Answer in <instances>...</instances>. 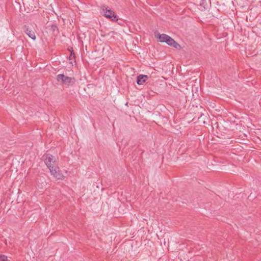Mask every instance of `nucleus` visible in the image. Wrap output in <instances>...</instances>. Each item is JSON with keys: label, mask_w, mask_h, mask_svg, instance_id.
Segmentation results:
<instances>
[{"label": "nucleus", "mask_w": 261, "mask_h": 261, "mask_svg": "<svg viewBox=\"0 0 261 261\" xmlns=\"http://www.w3.org/2000/svg\"><path fill=\"white\" fill-rule=\"evenodd\" d=\"M57 80L58 82H62L67 86L73 85L75 82L74 78L67 76L63 74H58L57 76Z\"/></svg>", "instance_id": "obj_1"}, {"label": "nucleus", "mask_w": 261, "mask_h": 261, "mask_svg": "<svg viewBox=\"0 0 261 261\" xmlns=\"http://www.w3.org/2000/svg\"><path fill=\"white\" fill-rule=\"evenodd\" d=\"M50 173L56 179L58 180H63L64 179V175L61 172L58 166L52 167L49 170Z\"/></svg>", "instance_id": "obj_2"}, {"label": "nucleus", "mask_w": 261, "mask_h": 261, "mask_svg": "<svg viewBox=\"0 0 261 261\" xmlns=\"http://www.w3.org/2000/svg\"><path fill=\"white\" fill-rule=\"evenodd\" d=\"M102 11L103 15L106 17L111 19L112 21H116L118 20L117 16L115 15V13L111 9H108V7H103L102 8Z\"/></svg>", "instance_id": "obj_3"}, {"label": "nucleus", "mask_w": 261, "mask_h": 261, "mask_svg": "<svg viewBox=\"0 0 261 261\" xmlns=\"http://www.w3.org/2000/svg\"><path fill=\"white\" fill-rule=\"evenodd\" d=\"M44 162L49 170L51 169L52 167L58 166L55 157L52 155H47L45 159Z\"/></svg>", "instance_id": "obj_4"}, {"label": "nucleus", "mask_w": 261, "mask_h": 261, "mask_svg": "<svg viewBox=\"0 0 261 261\" xmlns=\"http://www.w3.org/2000/svg\"><path fill=\"white\" fill-rule=\"evenodd\" d=\"M23 30L24 32L32 39L33 40H36V35L34 32L33 31L32 29L29 25H24L23 27Z\"/></svg>", "instance_id": "obj_5"}, {"label": "nucleus", "mask_w": 261, "mask_h": 261, "mask_svg": "<svg viewBox=\"0 0 261 261\" xmlns=\"http://www.w3.org/2000/svg\"><path fill=\"white\" fill-rule=\"evenodd\" d=\"M148 79L147 75L140 74L137 76V83L139 85H143Z\"/></svg>", "instance_id": "obj_6"}, {"label": "nucleus", "mask_w": 261, "mask_h": 261, "mask_svg": "<svg viewBox=\"0 0 261 261\" xmlns=\"http://www.w3.org/2000/svg\"><path fill=\"white\" fill-rule=\"evenodd\" d=\"M165 43H166L168 45L171 46H173L176 48L180 46V45L169 36H168Z\"/></svg>", "instance_id": "obj_7"}, {"label": "nucleus", "mask_w": 261, "mask_h": 261, "mask_svg": "<svg viewBox=\"0 0 261 261\" xmlns=\"http://www.w3.org/2000/svg\"><path fill=\"white\" fill-rule=\"evenodd\" d=\"M165 43H166L168 45L171 46H173L176 48L180 46V45L169 36H168Z\"/></svg>", "instance_id": "obj_8"}, {"label": "nucleus", "mask_w": 261, "mask_h": 261, "mask_svg": "<svg viewBox=\"0 0 261 261\" xmlns=\"http://www.w3.org/2000/svg\"><path fill=\"white\" fill-rule=\"evenodd\" d=\"M168 36V35L165 34H159L158 40L161 42H166Z\"/></svg>", "instance_id": "obj_9"}, {"label": "nucleus", "mask_w": 261, "mask_h": 261, "mask_svg": "<svg viewBox=\"0 0 261 261\" xmlns=\"http://www.w3.org/2000/svg\"><path fill=\"white\" fill-rule=\"evenodd\" d=\"M0 261H9L7 257L4 255H0Z\"/></svg>", "instance_id": "obj_10"}, {"label": "nucleus", "mask_w": 261, "mask_h": 261, "mask_svg": "<svg viewBox=\"0 0 261 261\" xmlns=\"http://www.w3.org/2000/svg\"><path fill=\"white\" fill-rule=\"evenodd\" d=\"M69 60H71L74 59V54L73 51L71 53L70 56L69 57Z\"/></svg>", "instance_id": "obj_11"}]
</instances>
